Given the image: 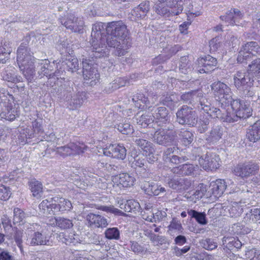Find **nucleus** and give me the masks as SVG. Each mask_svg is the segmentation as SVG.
<instances>
[{"instance_id":"obj_17","label":"nucleus","mask_w":260,"mask_h":260,"mask_svg":"<svg viewBox=\"0 0 260 260\" xmlns=\"http://www.w3.org/2000/svg\"><path fill=\"white\" fill-rule=\"evenodd\" d=\"M40 66V70L38 71L40 75L46 76L49 78L53 77H56L57 79L61 78V76L63 74L62 71L59 70L58 69L55 72H53L52 66L50 64V61L47 59L42 60L39 63Z\"/></svg>"},{"instance_id":"obj_16","label":"nucleus","mask_w":260,"mask_h":260,"mask_svg":"<svg viewBox=\"0 0 260 260\" xmlns=\"http://www.w3.org/2000/svg\"><path fill=\"white\" fill-rule=\"evenodd\" d=\"M243 14L238 9H231L225 15L221 16L220 19L230 25H242L243 24Z\"/></svg>"},{"instance_id":"obj_3","label":"nucleus","mask_w":260,"mask_h":260,"mask_svg":"<svg viewBox=\"0 0 260 260\" xmlns=\"http://www.w3.org/2000/svg\"><path fill=\"white\" fill-rule=\"evenodd\" d=\"M233 80L234 86L241 98H251L254 96L253 86L254 79L248 69L247 71H237L234 75Z\"/></svg>"},{"instance_id":"obj_36","label":"nucleus","mask_w":260,"mask_h":260,"mask_svg":"<svg viewBox=\"0 0 260 260\" xmlns=\"http://www.w3.org/2000/svg\"><path fill=\"white\" fill-rule=\"evenodd\" d=\"M59 238L63 243L68 245H71V244L75 245L81 241L79 235L74 233H60Z\"/></svg>"},{"instance_id":"obj_44","label":"nucleus","mask_w":260,"mask_h":260,"mask_svg":"<svg viewBox=\"0 0 260 260\" xmlns=\"http://www.w3.org/2000/svg\"><path fill=\"white\" fill-rule=\"evenodd\" d=\"M179 136L182 145L186 147L189 146L194 138V135L191 132L185 129H181Z\"/></svg>"},{"instance_id":"obj_27","label":"nucleus","mask_w":260,"mask_h":260,"mask_svg":"<svg viewBox=\"0 0 260 260\" xmlns=\"http://www.w3.org/2000/svg\"><path fill=\"white\" fill-rule=\"evenodd\" d=\"M222 246L224 250H234V249H240L242 246L241 242L233 237H223L222 239Z\"/></svg>"},{"instance_id":"obj_41","label":"nucleus","mask_w":260,"mask_h":260,"mask_svg":"<svg viewBox=\"0 0 260 260\" xmlns=\"http://www.w3.org/2000/svg\"><path fill=\"white\" fill-rule=\"evenodd\" d=\"M184 179L179 177L169 179L168 181L169 186L177 191L185 190L187 188L184 183Z\"/></svg>"},{"instance_id":"obj_2","label":"nucleus","mask_w":260,"mask_h":260,"mask_svg":"<svg viewBox=\"0 0 260 260\" xmlns=\"http://www.w3.org/2000/svg\"><path fill=\"white\" fill-rule=\"evenodd\" d=\"M17 62L20 71L28 82H31L35 75V58L33 53L28 47L27 41L22 42L17 51Z\"/></svg>"},{"instance_id":"obj_55","label":"nucleus","mask_w":260,"mask_h":260,"mask_svg":"<svg viewBox=\"0 0 260 260\" xmlns=\"http://www.w3.org/2000/svg\"><path fill=\"white\" fill-rule=\"evenodd\" d=\"M105 237L108 240H119L120 231L117 228H109L105 232Z\"/></svg>"},{"instance_id":"obj_62","label":"nucleus","mask_w":260,"mask_h":260,"mask_svg":"<svg viewBox=\"0 0 260 260\" xmlns=\"http://www.w3.org/2000/svg\"><path fill=\"white\" fill-rule=\"evenodd\" d=\"M134 160L133 162V167L134 166L142 168L145 166V164L146 163V160L143 155L142 154H135L134 156Z\"/></svg>"},{"instance_id":"obj_48","label":"nucleus","mask_w":260,"mask_h":260,"mask_svg":"<svg viewBox=\"0 0 260 260\" xmlns=\"http://www.w3.org/2000/svg\"><path fill=\"white\" fill-rule=\"evenodd\" d=\"M115 128H117L119 132L124 135H131L134 132L133 126L130 124L129 122H126V120L116 124L115 125Z\"/></svg>"},{"instance_id":"obj_13","label":"nucleus","mask_w":260,"mask_h":260,"mask_svg":"<svg viewBox=\"0 0 260 260\" xmlns=\"http://www.w3.org/2000/svg\"><path fill=\"white\" fill-rule=\"evenodd\" d=\"M105 155L123 160L126 155V149L122 145L111 144L103 149Z\"/></svg>"},{"instance_id":"obj_4","label":"nucleus","mask_w":260,"mask_h":260,"mask_svg":"<svg viewBox=\"0 0 260 260\" xmlns=\"http://www.w3.org/2000/svg\"><path fill=\"white\" fill-rule=\"evenodd\" d=\"M176 121L181 125H187L192 127L197 126L198 117L197 112L193 109L184 105L179 108L176 113Z\"/></svg>"},{"instance_id":"obj_26","label":"nucleus","mask_w":260,"mask_h":260,"mask_svg":"<svg viewBox=\"0 0 260 260\" xmlns=\"http://www.w3.org/2000/svg\"><path fill=\"white\" fill-rule=\"evenodd\" d=\"M177 173L182 175H194L199 170V167L197 165L186 163L179 166L175 169Z\"/></svg>"},{"instance_id":"obj_30","label":"nucleus","mask_w":260,"mask_h":260,"mask_svg":"<svg viewBox=\"0 0 260 260\" xmlns=\"http://www.w3.org/2000/svg\"><path fill=\"white\" fill-rule=\"evenodd\" d=\"M103 41H100V40H95L94 41H90V43L92 46V50L93 52V54L91 56H93L91 57H89L90 59H93V58H100L102 56H103L106 53V46H104L102 44V42Z\"/></svg>"},{"instance_id":"obj_35","label":"nucleus","mask_w":260,"mask_h":260,"mask_svg":"<svg viewBox=\"0 0 260 260\" xmlns=\"http://www.w3.org/2000/svg\"><path fill=\"white\" fill-rule=\"evenodd\" d=\"M149 10L150 2L147 1H143L133 9L132 15L138 18H144L149 11Z\"/></svg>"},{"instance_id":"obj_7","label":"nucleus","mask_w":260,"mask_h":260,"mask_svg":"<svg viewBox=\"0 0 260 260\" xmlns=\"http://www.w3.org/2000/svg\"><path fill=\"white\" fill-rule=\"evenodd\" d=\"M259 170V163L254 161H248L237 165L234 167L233 172L235 175L244 180L255 175Z\"/></svg>"},{"instance_id":"obj_40","label":"nucleus","mask_w":260,"mask_h":260,"mask_svg":"<svg viewBox=\"0 0 260 260\" xmlns=\"http://www.w3.org/2000/svg\"><path fill=\"white\" fill-rule=\"evenodd\" d=\"M135 142L143 151V154L146 155L154 153V145L151 142L140 138L136 139Z\"/></svg>"},{"instance_id":"obj_18","label":"nucleus","mask_w":260,"mask_h":260,"mask_svg":"<svg viewBox=\"0 0 260 260\" xmlns=\"http://www.w3.org/2000/svg\"><path fill=\"white\" fill-rule=\"evenodd\" d=\"M153 10L157 14L162 17H169L181 13L183 10V6L181 4H179L178 9L170 10L165 6L164 3L158 2L154 4Z\"/></svg>"},{"instance_id":"obj_64","label":"nucleus","mask_w":260,"mask_h":260,"mask_svg":"<svg viewBox=\"0 0 260 260\" xmlns=\"http://www.w3.org/2000/svg\"><path fill=\"white\" fill-rule=\"evenodd\" d=\"M199 105L198 108L199 110H203L205 112L209 114L211 111L212 107L211 105L207 100L205 98H203L202 100L200 101Z\"/></svg>"},{"instance_id":"obj_56","label":"nucleus","mask_w":260,"mask_h":260,"mask_svg":"<svg viewBox=\"0 0 260 260\" xmlns=\"http://www.w3.org/2000/svg\"><path fill=\"white\" fill-rule=\"evenodd\" d=\"M127 212L137 213L140 210V205L139 202L134 200H126Z\"/></svg>"},{"instance_id":"obj_52","label":"nucleus","mask_w":260,"mask_h":260,"mask_svg":"<svg viewBox=\"0 0 260 260\" xmlns=\"http://www.w3.org/2000/svg\"><path fill=\"white\" fill-rule=\"evenodd\" d=\"M249 219V222L260 223V208H254L247 213L244 218Z\"/></svg>"},{"instance_id":"obj_22","label":"nucleus","mask_w":260,"mask_h":260,"mask_svg":"<svg viewBox=\"0 0 260 260\" xmlns=\"http://www.w3.org/2000/svg\"><path fill=\"white\" fill-rule=\"evenodd\" d=\"M86 220L90 227L103 228L108 224L107 219L104 217L91 213L86 216Z\"/></svg>"},{"instance_id":"obj_54","label":"nucleus","mask_w":260,"mask_h":260,"mask_svg":"<svg viewBox=\"0 0 260 260\" xmlns=\"http://www.w3.org/2000/svg\"><path fill=\"white\" fill-rule=\"evenodd\" d=\"M98 209L106 212L107 213H111L115 216H125L126 214L122 212L121 210L116 208L113 205L110 206H100Z\"/></svg>"},{"instance_id":"obj_42","label":"nucleus","mask_w":260,"mask_h":260,"mask_svg":"<svg viewBox=\"0 0 260 260\" xmlns=\"http://www.w3.org/2000/svg\"><path fill=\"white\" fill-rule=\"evenodd\" d=\"M187 214L191 219L194 218L200 224L206 225L208 223L206 214L204 212H201L195 210L188 209L187 210Z\"/></svg>"},{"instance_id":"obj_11","label":"nucleus","mask_w":260,"mask_h":260,"mask_svg":"<svg viewBox=\"0 0 260 260\" xmlns=\"http://www.w3.org/2000/svg\"><path fill=\"white\" fill-rule=\"evenodd\" d=\"M219 156L216 153L207 152L204 157L202 156L199 158V162L205 170L213 171L219 167Z\"/></svg>"},{"instance_id":"obj_39","label":"nucleus","mask_w":260,"mask_h":260,"mask_svg":"<svg viewBox=\"0 0 260 260\" xmlns=\"http://www.w3.org/2000/svg\"><path fill=\"white\" fill-rule=\"evenodd\" d=\"M28 185L34 197L39 198L41 196L43 185L41 182L36 179H32L28 182Z\"/></svg>"},{"instance_id":"obj_50","label":"nucleus","mask_w":260,"mask_h":260,"mask_svg":"<svg viewBox=\"0 0 260 260\" xmlns=\"http://www.w3.org/2000/svg\"><path fill=\"white\" fill-rule=\"evenodd\" d=\"M52 200L55 202L59 203L61 212H63L66 211H70L72 208V203L68 200L62 198H59L57 197L52 198Z\"/></svg>"},{"instance_id":"obj_38","label":"nucleus","mask_w":260,"mask_h":260,"mask_svg":"<svg viewBox=\"0 0 260 260\" xmlns=\"http://www.w3.org/2000/svg\"><path fill=\"white\" fill-rule=\"evenodd\" d=\"M179 68L182 73L189 74L193 70L192 61L189 59L188 56H182L180 59Z\"/></svg>"},{"instance_id":"obj_10","label":"nucleus","mask_w":260,"mask_h":260,"mask_svg":"<svg viewBox=\"0 0 260 260\" xmlns=\"http://www.w3.org/2000/svg\"><path fill=\"white\" fill-rule=\"evenodd\" d=\"M59 20L67 29L74 32H82L84 22L82 19L76 17L72 14H70L67 16L59 18Z\"/></svg>"},{"instance_id":"obj_25","label":"nucleus","mask_w":260,"mask_h":260,"mask_svg":"<svg viewBox=\"0 0 260 260\" xmlns=\"http://www.w3.org/2000/svg\"><path fill=\"white\" fill-rule=\"evenodd\" d=\"M246 137L249 141L253 143L260 140V120L249 127L247 130Z\"/></svg>"},{"instance_id":"obj_5","label":"nucleus","mask_w":260,"mask_h":260,"mask_svg":"<svg viewBox=\"0 0 260 260\" xmlns=\"http://www.w3.org/2000/svg\"><path fill=\"white\" fill-rule=\"evenodd\" d=\"M260 55V45L255 41L244 43L240 48L237 58L239 63L247 64L248 61Z\"/></svg>"},{"instance_id":"obj_28","label":"nucleus","mask_w":260,"mask_h":260,"mask_svg":"<svg viewBox=\"0 0 260 260\" xmlns=\"http://www.w3.org/2000/svg\"><path fill=\"white\" fill-rule=\"evenodd\" d=\"M200 94H202V93L199 92L198 90H192L182 93L180 99L187 105L194 106L198 101Z\"/></svg>"},{"instance_id":"obj_46","label":"nucleus","mask_w":260,"mask_h":260,"mask_svg":"<svg viewBox=\"0 0 260 260\" xmlns=\"http://www.w3.org/2000/svg\"><path fill=\"white\" fill-rule=\"evenodd\" d=\"M55 221L56 226L61 230L70 229L74 225L72 219L63 217H55Z\"/></svg>"},{"instance_id":"obj_43","label":"nucleus","mask_w":260,"mask_h":260,"mask_svg":"<svg viewBox=\"0 0 260 260\" xmlns=\"http://www.w3.org/2000/svg\"><path fill=\"white\" fill-rule=\"evenodd\" d=\"M248 69L252 74L253 78L255 76L260 82V58L256 57L251 60L248 66Z\"/></svg>"},{"instance_id":"obj_53","label":"nucleus","mask_w":260,"mask_h":260,"mask_svg":"<svg viewBox=\"0 0 260 260\" xmlns=\"http://www.w3.org/2000/svg\"><path fill=\"white\" fill-rule=\"evenodd\" d=\"M161 123L165 125H161V128L158 131L164 132V133L172 134V135L174 136H177V133L175 128V126L172 123L170 122V120L167 121H162Z\"/></svg>"},{"instance_id":"obj_20","label":"nucleus","mask_w":260,"mask_h":260,"mask_svg":"<svg viewBox=\"0 0 260 260\" xmlns=\"http://www.w3.org/2000/svg\"><path fill=\"white\" fill-rule=\"evenodd\" d=\"M79 69L78 60L76 57L67 55L66 58L60 63L59 70L65 72V70L72 73L76 72Z\"/></svg>"},{"instance_id":"obj_8","label":"nucleus","mask_w":260,"mask_h":260,"mask_svg":"<svg viewBox=\"0 0 260 260\" xmlns=\"http://www.w3.org/2000/svg\"><path fill=\"white\" fill-rule=\"evenodd\" d=\"M94 60L90 59L89 57L82 59L84 79L87 81V83L90 84L91 86L95 84L100 79V74L94 66Z\"/></svg>"},{"instance_id":"obj_34","label":"nucleus","mask_w":260,"mask_h":260,"mask_svg":"<svg viewBox=\"0 0 260 260\" xmlns=\"http://www.w3.org/2000/svg\"><path fill=\"white\" fill-rule=\"evenodd\" d=\"M13 232L6 235V238L9 240H14L17 246L21 252L23 251V231L18 230L17 228L12 229Z\"/></svg>"},{"instance_id":"obj_1","label":"nucleus","mask_w":260,"mask_h":260,"mask_svg":"<svg viewBox=\"0 0 260 260\" xmlns=\"http://www.w3.org/2000/svg\"><path fill=\"white\" fill-rule=\"evenodd\" d=\"M107 44L115 48L114 54L118 56H124L131 46V41L126 26L122 21H112L106 27Z\"/></svg>"},{"instance_id":"obj_31","label":"nucleus","mask_w":260,"mask_h":260,"mask_svg":"<svg viewBox=\"0 0 260 260\" xmlns=\"http://www.w3.org/2000/svg\"><path fill=\"white\" fill-rule=\"evenodd\" d=\"M210 116L217 118L224 122L232 123L231 114L228 113L225 110H221L215 107H212L211 112L209 113Z\"/></svg>"},{"instance_id":"obj_6","label":"nucleus","mask_w":260,"mask_h":260,"mask_svg":"<svg viewBox=\"0 0 260 260\" xmlns=\"http://www.w3.org/2000/svg\"><path fill=\"white\" fill-rule=\"evenodd\" d=\"M231 106L235 112L232 114V122L237 121L239 119L247 118L252 115V109L249 105L244 100L241 99L232 100Z\"/></svg>"},{"instance_id":"obj_57","label":"nucleus","mask_w":260,"mask_h":260,"mask_svg":"<svg viewBox=\"0 0 260 260\" xmlns=\"http://www.w3.org/2000/svg\"><path fill=\"white\" fill-rule=\"evenodd\" d=\"M120 80L121 79L119 78L118 80H114L113 83L109 84L104 89L105 92L110 93L120 87L125 86V82L122 84Z\"/></svg>"},{"instance_id":"obj_21","label":"nucleus","mask_w":260,"mask_h":260,"mask_svg":"<svg viewBox=\"0 0 260 260\" xmlns=\"http://www.w3.org/2000/svg\"><path fill=\"white\" fill-rule=\"evenodd\" d=\"M55 151L63 157L79 154L83 152L81 147L74 143H69L66 146L56 147Z\"/></svg>"},{"instance_id":"obj_59","label":"nucleus","mask_w":260,"mask_h":260,"mask_svg":"<svg viewBox=\"0 0 260 260\" xmlns=\"http://www.w3.org/2000/svg\"><path fill=\"white\" fill-rule=\"evenodd\" d=\"M202 246L206 249L212 250L217 248V243L216 240L212 238H207L201 242Z\"/></svg>"},{"instance_id":"obj_51","label":"nucleus","mask_w":260,"mask_h":260,"mask_svg":"<svg viewBox=\"0 0 260 260\" xmlns=\"http://www.w3.org/2000/svg\"><path fill=\"white\" fill-rule=\"evenodd\" d=\"M137 123L141 125L142 127H150L153 123L154 118L148 114H143L139 117L136 118Z\"/></svg>"},{"instance_id":"obj_15","label":"nucleus","mask_w":260,"mask_h":260,"mask_svg":"<svg viewBox=\"0 0 260 260\" xmlns=\"http://www.w3.org/2000/svg\"><path fill=\"white\" fill-rule=\"evenodd\" d=\"M51 236L44 231H36L32 233L30 237V245L31 246L46 245L50 246L52 241Z\"/></svg>"},{"instance_id":"obj_24","label":"nucleus","mask_w":260,"mask_h":260,"mask_svg":"<svg viewBox=\"0 0 260 260\" xmlns=\"http://www.w3.org/2000/svg\"><path fill=\"white\" fill-rule=\"evenodd\" d=\"M86 93L84 91H78L71 96L68 104L70 109L75 110L80 108L86 100Z\"/></svg>"},{"instance_id":"obj_12","label":"nucleus","mask_w":260,"mask_h":260,"mask_svg":"<svg viewBox=\"0 0 260 260\" xmlns=\"http://www.w3.org/2000/svg\"><path fill=\"white\" fill-rule=\"evenodd\" d=\"M211 91L215 98L218 100L228 99L231 97L230 87L224 83L220 81L213 82L211 85Z\"/></svg>"},{"instance_id":"obj_49","label":"nucleus","mask_w":260,"mask_h":260,"mask_svg":"<svg viewBox=\"0 0 260 260\" xmlns=\"http://www.w3.org/2000/svg\"><path fill=\"white\" fill-rule=\"evenodd\" d=\"M16 182V173L13 172L7 174L0 178V185L8 186L14 184Z\"/></svg>"},{"instance_id":"obj_60","label":"nucleus","mask_w":260,"mask_h":260,"mask_svg":"<svg viewBox=\"0 0 260 260\" xmlns=\"http://www.w3.org/2000/svg\"><path fill=\"white\" fill-rule=\"evenodd\" d=\"M229 208V214L232 217H238L241 213L242 209L238 205L237 202H234L233 204Z\"/></svg>"},{"instance_id":"obj_29","label":"nucleus","mask_w":260,"mask_h":260,"mask_svg":"<svg viewBox=\"0 0 260 260\" xmlns=\"http://www.w3.org/2000/svg\"><path fill=\"white\" fill-rule=\"evenodd\" d=\"M210 186L212 194L216 198H218L223 193L226 188V184L224 180L217 179L211 183Z\"/></svg>"},{"instance_id":"obj_45","label":"nucleus","mask_w":260,"mask_h":260,"mask_svg":"<svg viewBox=\"0 0 260 260\" xmlns=\"http://www.w3.org/2000/svg\"><path fill=\"white\" fill-rule=\"evenodd\" d=\"M179 101L178 95L176 93L168 94L163 95L160 99V103L168 107H173Z\"/></svg>"},{"instance_id":"obj_37","label":"nucleus","mask_w":260,"mask_h":260,"mask_svg":"<svg viewBox=\"0 0 260 260\" xmlns=\"http://www.w3.org/2000/svg\"><path fill=\"white\" fill-rule=\"evenodd\" d=\"M106 25L102 22H97L92 25V31L91 33V39L90 41L100 40L101 41H104L105 39L103 37V31Z\"/></svg>"},{"instance_id":"obj_61","label":"nucleus","mask_w":260,"mask_h":260,"mask_svg":"<svg viewBox=\"0 0 260 260\" xmlns=\"http://www.w3.org/2000/svg\"><path fill=\"white\" fill-rule=\"evenodd\" d=\"M25 218L24 212L19 208H15L14 209L13 223H20L22 222Z\"/></svg>"},{"instance_id":"obj_9","label":"nucleus","mask_w":260,"mask_h":260,"mask_svg":"<svg viewBox=\"0 0 260 260\" xmlns=\"http://www.w3.org/2000/svg\"><path fill=\"white\" fill-rule=\"evenodd\" d=\"M196 62L198 66V71L200 73L208 74L215 70L217 60L215 57L207 55L198 58Z\"/></svg>"},{"instance_id":"obj_23","label":"nucleus","mask_w":260,"mask_h":260,"mask_svg":"<svg viewBox=\"0 0 260 260\" xmlns=\"http://www.w3.org/2000/svg\"><path fill=\"white\" fill-rule=\"evenodd\" d=\"M150 111L152 117L157 120V122H161L169 120V112L165 107L156 105Z\"/></svg>"},{"instance_id":"obj_32","label":"nucleus","mask_w":260,"mask_h":260,"mask_svg":"<svg viewBox=\"0 0 260 260\" xmlns=\"http://www.w3.org/2000/svg\"><path fill=\"white\" fill-rule=\"evenodd\" d=\"M223 134L222 128L219 125H215L212 127L209 134L206 136V140L208 143L214 144L219 141Z\"/></svg>"},{"instance_id":"obj_47","label":"nucleus","mask_w":260,"mask_h":260,"mask_svg":"<svg viewBox=\"0 0 260 260\" xmlns=\"http://www.w3.org/2000/svg\"><path fill=\"white\" fill-rule=\"evenodd\" d=\"M135 179L133 176L128 173H122L119 174L118 182L123 187H128L133 186Z\"/></svg>"},{"instance_id":"obj_14","label":"nucleus","mask_w":260,"mask_h":260,"mask_svg":"<svg viewBox=\"0 0 260 260\" xmlns=\"http://www.w3.org/2000/svg\"><path fill=\"white\" fill-rule=\"evenodd\" d=\"M177 136L172 134H166L159 131H156L153 135L152 141L154 143L164 146H169L176 142Z\"/></svg>"},{"instance_id":"obj_33","label":"nucleus","mask_w":260,"mask_h":260,"mask_svg":"<svg viewBox=\"0 0 260 260\" xmlns=\"http://www.w3.org/2000/svg\"><path fill=\"white\" fill-rule=\"evenodd\" d=\"M1 116L7 120L10 121L14 120L17 117L19 116L17 108L11 103L8 104L5 110L1 113Z\"/></svg>"},{"instance_id":"obj_63","label":"nucleus","mask_w":260,"mask_h":260,"mask_svg":"<svg viewBox=\"0 0 260 260\" xmlns=\"http://www.w3.org/2000/svg\"><path fill=\"white\" fill-rule=\"evenodd\" d=\"M11 194V191L9 186L0 185V200L7 201L10 198Z\"/></svg>"},{"instance_id":"obj_19","label":"nucleus","mask_w":260,"mask_h":260,"mask_svg":"<svg viewBox=\"0 0 260 260\" xmlns=\"http://www.w3.org/2000/svg\"><path fill=\"white\" fill-rule=\"evenodd\" d=\"M141 187L146 194L150 196H157L166 191L165 187L154 181H145Z\"/></svg>"},{"instance_id":"obj_58","label":"nucleus","mask_w":260,"mask_h":260,"mask_svg":"<svg viewBox=\"0 0 260 260\" xmlns=\"http://www.w3.org/2000/svg\"><path fill=\"white\" fill-rule=\"evenodd\" d=\"M131 250L137 254H145L147 252L146 248L140 245L137 242L130 241Z\"/></svg>"}]
</instances>
